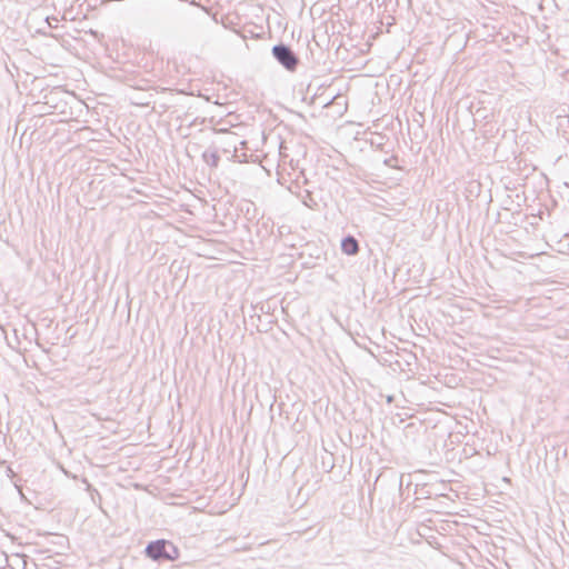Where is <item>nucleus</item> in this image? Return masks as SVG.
<instances>
[{
  "label": "nucleus",
  "mask_w": 569,
  "mask_h": 569,
  "mask_svg": "<svg viewBox=\"0 0 569 569\" xmlns=\"http://www.w3.org/2000/svg\"><path fill=\"white\" fill-rule=\"evenodd\" d=\"M144 553L148 558L158 562L174 561L180 556L178 547L166 539L150 541L144 549Z\"/></svg>",
  "instance_id": "f257e3e1"
},
{
  "label": "nucleus",
  "mask_w": 569,
  "mask_h": 569,
  "mask_svg": "<svg viewBox=\"0 0 569 569\" xmlns=\"http://www.w3.org/2000/svg\"><path fill=\"white\" fill-rule=\"evenodd\" d=\"M41 17H43V21L40 24H38V29H37L38 43L40 42L39 37H42V39L44 40V42L42 44L44 47H48V48L52 49L53 51H61L62 46L59 42L58 36H56V34L48 36V31L50 29H52L53 27L56 28L59 20L54 17H49L48 13L41 14Z\"/></svg>",
  "instance_id": "f03ea898"
},
{
  "label": "nucleus",
  "mask_w": 569,
  "mask_h": 569,
  "mask_svg": "<svg viewBox=\"0 0 569 569\" xmlns=\"http://www.w3.org/2000/svg\"><path fill=\"white\" fill-rule=\"evenodd\" d=\"M272 56L288 71H295L299 64L298 56L282 42L272 47Z\"/></svg>",
  "instance_id": "7ed1b4c3"
},
{
  "label": "nucleus",
  "mask_w": 569,
  "mask_h": 569,
  "mask_svg": "<svg viewBox=\"0 0 569 569\" xmlns=\"http://www.w3.org/2000/svg\"><path fill=\"white\" fill-rule=\"evenodd\" d=\"M341 250L348 256H355L359 251V242L353 236H347L341 240Z\"/></svg>",
  "instance_id": "20e7f679"
},
{
  "label": "nucleus",
  "mask_w": 569,
  "mask_h": 569,
  "mask_svg": "<svg viewBox=\"0 0 569 569\" xmlns=\"http://www.w3.org/2000/svg\"><path fill=\"white\" fill-rule=\"evenodd\" d=\"M60 93L61 91L58 88H42L38 94L43 99L42 101H48L50 106L57 104L58 96Z\"/></svg>",
  "instance_id": "39448f33"
},
{
  "label": "nucleus",
  "mask_w": 569,
  "mask_h": 569,
  "mask_svg": "<svg viewBox=\"0 0 569 569\" xmlns=\"http://www.w3.org/2000/svg\"><path fill=\"white\" fill-rule=\"evenodd\" d=\"M299 198L307 208L311 210L319 209V202L309 190H305L303 192L299 193Z\"/></svg>",
  "instance_id": "423d86ee"
},
{
  "label": "nucleus",
  "mask_w": 569,
  "mask_h": 569,
  "mask_svg": "<svg viewBox=\"0 0 569 569\" xmlns=\"http://www.w3.org/2000/svg\"><path fill=\"white\" fill-rule=\"evenodd\" d=\"M52 109H57V104H50L48 101H42L38 94V119L52 113Z\"/></svg>",
  "instance_id": "0eeeda50"
},
{
  "label": "nucleus",
  "mask_w": 569,
  "mask_h": 569,
  "mask_svg": "<svg viewBox=\"0 0 569 569\" xmlns=\"http://www.w3.org/2000/svg\"><path fill=\"white\" fill-rule=\"evenodd\" d=\"M202 159L207 164L211 166L212 168H217L220 161V157L217 153V151L209 150L202 153Z\"/></svg>",
  "instance_id": "6e6552de"
},
{
  "label": "nucleus",
  "mask_w": 569,
  "mask_h": 569,
  "mask_svg": "<svg viewBox=\"0 0 569 569\" xmlns=\"http://www.w3.org/2000/svg\"><path fill=\"white\" fill-rule=\"evenodd\" d=\"M398 157L391 156L390 158H387L383 160V164L390 168H397Z\"/></svg>",
  "instance_id": "1a4fd4ad"
},
{
  "label": "nucleus",
  "mask_w": 569,
  "mask_h": 569,
  "mask_svg": "<svg viewBox=\"0 0 569 569\" xmlns=\"http://www.w3.org/2000/svg\"><path fill=\"white\" fill-rule=\"evenodd\" d=\"M228 146H229L230 148H233V154H232V157H233V158H237L238 156H237V148H236V143H234V142H229V143H228Z\"/></svg>",
  "instance_id": "9d476101"
},
{
  "label": "nucleus",
  "mask_w": 569,
  "mask_h": 569,
  "mask_svg": "<svg viewBox=\"0 0 569 569\" xmlns=\"http://www.w3.org/2000/svg\"><path fill=\"white\" fill-rule=\"evenodd\" d=\"M38 569H49V565L48 563H38Z\"/></svg>",
  "instance_id": "9b49d317"
},
{
  "label": "nucleus",
  "mask_w": 569,
  "mask_h": 569,
  "mask_svg": "<svg viewBox=\"0 0 569 569\" xmlns=\"http://www.w3.org/2000/svg\"><path fill=\"white\" fill-rule=\"evenodd\" d=\"M48 63L51 64V66H57V63H54L53 61H51L50 59H48Z\"/></svg>",
  "instance_id": "f8f14e48"
},
{
  "label": "nucleus",
  "mask_w": 569,
  "mask_h": 569,
  "mask_svg": "<svg viewBox=\"0 0 569 569\" xmlns=\"http://www.w3.org/2000/svg\"><path fill=\"white\" fill-rule=\"evenodd\" d=\"M223 152H226V153H230V148H224V149H223Z\"/></svg>",
  "instance_id": "ddd939ff"
}]
</instances>
